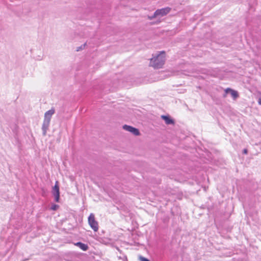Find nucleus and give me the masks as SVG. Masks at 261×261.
I'll return each instance as SVG.
<instances>
[{"label": "nucleus", "instance_id": "nucleus-1", "mask_svg": "<svg viewBox=\"0 0 261 261\" xmlns=\"http://www.w3.org/2000/svg\"><path fill=\"white\" fill-rule=\"evenodd\" d=\"M165 61V52H161L156 56L153 57L150 60V66L155 69H159L162 67Z\"/></svg>", "mask_w": 261, "mask_h": 261}, {"label": "nucleus", "instance_id": "nucleus-2", "mask_svg": "<svg viewBox=\"0 0 261 261\" xmlns=\"http://www.w3.org/2000/svg\"><path fill=\"white\" fill-rule=\"evenodd\" d=\"M88 223L91 228L95 231L96 232L98 230V222L95 219L94 215L91 213L88 217Z\"/></svg>", "mask_w": 261, "mask_h": 261}, {"label": "nucleus", "instance_id": "nucleus-3", "mask_svg": "<svg viewBox=\"0 0 261 261\" xmlns=\"http://www.w3.org/2000/svg\"><path fill=\"white\" fill-rule=\"evenodd\" d=\"M52 194L55 197V200L56 202H59L60 199V191L58 182L57 181L54 187L52 189Z\"/></svg>", "mask_w": 261, "mask_h": 261}, {"label": "nucleus", "instance_id": "nucleus-4", "mask_svg": "<svg viewBox=\"0 0 261 261\" xmlns=\"http://www.w3.org/2000/svg\"><path fill=\"white\" fill-rule=\"evenodd\" d=\"M123 128L124 130L132 133L133 135L135 136H138L140 134L139 131L137 128H136L129 125H124L123 126Z\"/></svg>", "mask_w": 261, "mask_h": 261}, {"label": "nucleus", "instance_id": "nucleus-5", "mask_svg": "<svg viewBox=\"0 0 261 261\" xmlns=\"http://www.w3.org/2000/svg\"><path fill=\"white\" fill-rule=\"evenodd\" d=\"M171 9L169 7L158 9L155 11V15L163 16L167 14L170 11Z\"/></svg>", "mask_w": 261, "mask_h": 261}, {"label": "nucleus", "instance_id": "nucleus-6", "mask_svg": "<svg viewBox=\"0 0 261 261\" xmlns=\"http://www.w3.org/2000/svg\"><path fill=\"white\" fill-rule=\"evenodd\" d=\"M50 121L43 120V122L42 126V129L43 131V135L45 136L47 133V131L48 129L49 124H50Z\"/></svg>", "mask_w": 261, "mask_h": 261}, {"label": "nucleus", "instance_id": "nucleus-7", "mask_svg": "<svg viewBox=\"0 0 261 261\" xmlns=\"http://www.w3.org/2000/svg\"><path fill=\"white\" fill-rule=\"evenodd\" d=\"M225 94L224 95V97H225L226 96V94L228 92H230L231 96L233 98V99H236L238 97V92L232 90L230 88H227L225 90Z\"/></svg>", "mask_w": 261, "mask_h": 261}, {"label": "nucleus", "instance_id": "nucleus-8", "mask_svg": "<svg viewBox=\"0 0 261 261\" xmlns=\"http://www.w3.org/2000/svg\"><path fill=\"white\" fill-rule=\"evenodd\" d=\"M55 111L54 109H51L50 110L46 112L44 114V119L50 121L53 115L55 113Z\"/></svg>", "mask_w": 261, "mask_h": 261}, {"label": "nucleus", "instance_id": "nucleus-9", "mask_svg": "<svg viewBox=\"0 0 261 261\" xmlns=\"http://www.w3.org/2000/svg\"><path fill=\"white\" fill-rule=\"evenodd\" d=\"M75 245L78 246L80 249H81L83 251H87L88 249V245L82 242H77L75 244Z\"/></svg>", "mask_w": 261, "mask_h": 261}, {"label": "nucleus", "instance_id": "nucleus-10", "mask_svg": "<svg viewBox=\"0 0 261 261\" xmlns=\"http://www.w3.org/2000/svg\"><path fill=\"white\" fill-rule=\"evenodd\" d=\"M161 117L165 120L167 124H171L174 123V121L168 116L162 115Z\"/></svg>", "mask_w": 261, "mask_h": 261}, {"label": "nucleus", "instance_id": "nucleus-11", "mask_svg": "<svg viewBox=\"0 0 261 261\" xmlns=\"http://www.w3.org/2000/svg\"><path fill=\"white\" fill-rule=\"evenodd\" d=\"M59 207V205L54 204L51 206V210L55 211Z\"/></svg>", "mask_w": 261, "mask_h": 261}, {"label": "nucleus", "instance_id": "nucleus-12", "mask_svg": "<svg viewBox=\"0 0 261 261\" xmlns=\"http://www.w3.org/2000/svg\"><path fill=\"white\" fill-rule=\"evenodd\" d=\"M139 259H140V261H149V259H148L147 258H146L144 257H143V256H140Z\"/></svg>", "mask_w": 261, "mask_h": 261}, {"label": "nucleus", "instance_id": "nucleus-13", "mask_svg": "<svg viewBox=\"0 0 261 261\" xmlns=\"http://www.w3.org/2000/svg\"><path fill=\"white\" fill-rule=\"evenodd\" d=\"M157 16H158V15H155V12H154L152 16H148V19L149 20H152L153 18H154Z\"/></svg>", "mask_w": 261, "mask_h": 261}, {"label": "nucleus", "instance_id": "nucleus-14", "mask_svg": "<svg viewBox=\"0 0 261 261\" xmlns=\"http://www.w3.org/2000/svg\"><path fill=\"white\" fill-rule=\"evenodd\" d=\"M243 153L246 154L247 153V150L246 149H244L243 150Z\"/></svg>", "mask_w": 261, "mask_h": 261}, {"label": "nucleus", "instance_id": "nucleus-15", "mask_svg": "<svg viewBox=\"0 0 261 261\" xmlns=\"http://www.w3.org/2000/svg\"><path fill=\"white\" fill-rule=\"evenodd\" d=\"M258 103L259 105H261V98H259L258 100Z\"/></svg>", "mask_w": 261, "mask_h": 261}]
</instances>
